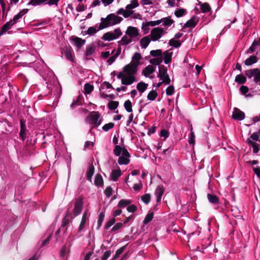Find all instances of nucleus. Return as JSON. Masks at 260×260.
<instances>
[{
	"instance_id": "37998d69",
	"label": "nucleus",
	"mask_w": 260,
	"mask_h": 260,
	"mask_svg": "<svg viewBox=\"0 0 260 260\" xmlns=\"http://www.w3.org/2000/svg\"><path fill=\"white\" fill-rule=\"evenodd\" d=\"M157 95L158 94L157 92L154 90H152L148 93L147 95V99L150 101H154Z\"/></svg>"
},
{
	"instance_id": "4c0bfd02",
	"label": "nucleus",
	"mask_w": 260,
	"mask_h": 260,
	"mask_svg": "<svg viewBox=\"0 0 260 260\" xmlns=\"http://www.w3.org/2000/svg\"><path fill=\"white\" fill-rule=\"evenodd\" d=\"M235 81L239 84H243L246 82V78L241 74L238 75L236 76Z\"/></svg>"
},
{
	"instance_id": "4d7b16f0",
	"label": "nucleus",
	"mask_w": 260,
	"mask_h": 260,
	"mask_svg": "<svg viewBox=\"0 0 260 260\" xmlns=\"http://www.w3.org/2000/svg\"><path fill=\"white\" fill-rule=\"evenodd\" d=\"M195 142V135L194 133L192 132V128L191 129V132L190 133V137L188 140V143L190 144H192L193 145L194 144Z\"/></svg>"
},
{
	"instance_id": "20e7f679",
	"label": "nucleus",
	"mask_w": 260,
	"mask_h": 260,
	"mask_svg": "<svg viewBox=\"0 0 260 260\" xmlns=\"http://www.w3.org/2000/svg\"><path fill=\"white\" fill-rule=\"evenodd\" d=\"M167 33V29L160 27L153 28L150 31V37L152 41H158Z\"/></svg>"
},
{
	"instance_id": "6e6552de",
	"label": "nucleus",
	"mask_w": 260,
	"mask_h": 260,
	"mask_svg": "<svg viewBox=\"0 0 260 260\" xmlns=\"http://www.w3.org/2000/svg\"><path fill=\"white\" fill-rule=\"evenodd\" d=\"M125 35L129 37L132 39L139 36V30L137 27L134 26L127 27Z\"/></svg>"
},
{
	"instance_id": "cd10ccee",
	"label": "nucleus",
	"mask_w": 260,
	"mask_h": 260,
	"mask_svg": "<svg viewBox=\"0 0 260 260\" xmlns=\"http://www.w3.org/2000/svg\"><path fill=\"white\" fill-rule=\"evenodd\" d=\"M73 43L78 48H80L85 43V41L79 38H76L73 40Z\"/></svg>"
},
{
	"instance_id": "09e8293b",
	"label": "nucleus",
	"mask_w": 260,
	"mask_h": 260,
	"mask_svg": "<svg viewBox=\"0 0 260 260\" xmlns=\"http://www.w3.org/2000/svg\"><path fill=\"white\" fill-rule=\"evenodd\" d=\"M154 214L153 212H150L148 213L145 217L144 220V223L145 224H148L150 221H151L153 218Z\"/></svg>"
},
{
	"instance_id": "2eb2a0df",
	"label": "nucleus",
	"mask_w": 260,
	"mask_h": 260,
	"mask_svg": "<svg viewBox=\"0 0 260 260\" xmlns=\"http://www.w3.org/2000/svg\"><path fill=\"white\" fill-rule=\"evenodd\" d=\"M232 116L235 119L242 120L244 118L245 114L238 108H234Z\"/></svg>"
},
{
	"instance_id": "79ce46f5",
	"label": "nucleus",
	"mask_w": 260,
	"mask_h": 260,
	"mask_svg": "<svg viewBox=\"0 0 260 260\" xmlns=\"http://www.w3.org/2000/svg\"><path fill=\"white\" fill-rule=\"evenodd\" d=\"M207 198L209 201L212 204H217L219 202L218 198L215 195L208 194Z\"/></svg>"
},
{
	"instance_id": "a878e982",
	"label": "nucleus",
	"mask_w": 260,
	"mask_h": 260,
	"mask_svg": "<svg viewBox=\"0 0 260 260\" xmlns=\"http://www.w3.org/2000/svg\"><path fill=\"white\" fill-rule=\"evenodd\" d=\"M139 6V3L138 2H136L134 0L131 1V3L127 5L125 8L126 10L132 12V15L134 13V11L133 10V9L136 8Z\"/></svg>"
},
{
	"instance_id": "a19ab883",
	"label": "nucleus",
	"mask_w": 260,
	"mask_h": 260,
	"mask_svg": "<svg viewBox=\"0 0 260 260\" xmlns=\"http://www.w3.org/2000/svg\"><path fill=\"white\" fill-rule=\"evenodd\" d=\"M124 107L125 110L129 113L133 111L132 104L129 100H126L124 103Z\"/></svg>"
},
{
	"instance_id": "9d476101",
	"label": "nucleus",
	"mask_w": 260,
	"mask_h": 260,
	"mask_svg": "<svg viewBox=\"0 0 260 260\" xmlns=\"http://www.w3.org/2000/svg\"><path fill=\"white\" fill-rule=\"evenodd\" d=\"M83 208V200L81 199L77 200L75 202L74 214L75 216L78 215L82 212Z\"/></svg>"
},
{
	"instance_id": "9b49d317",
	"label": "nucleus",
	"mask_w": 260,
	"mask_h": 260,
	"mask_svg": "<svg viewBox=\"0 0 260 260\" xmlns=\"http://www.w3.org/2000/svg\"><path fill=\"white\" fill-rule=\"evenodd\" d=\"M62 54L69 61H73L74 60L72 54V49L70 46H66L62 49Z\"/></svg>"
},
{
	"instance_id": "7ed1b4c3",
	"label": "nucleus",
	"mask_w": 260,
	"mask_h": 260,
	"mask_svg": "<svg viewBox=\"0 0 260 260\" xmlns=\"http://www.w3.org/2000/svg\"><path fill=\"white\" fill-rule=\"evenodd\" d=\"M100 115L98 112H91L86 118L85 122L93 126H99L102 123Z\"/></svg>"
},
{
	"instance_id": "c03bdc74",
	"label": "nucleus",
	"mask_w": 260,
	"mask_h": 260,
	"mask_svg": "<svg viewBox=\"0 0 260 260\" xmlns=\"http://www.w3.org/2000/svg\"><path fill=\"white\" fill-rule=\"evenodd\" d=\"M119 105V103L117 101H111L108 103V108L111 110H115L117 108Z\"/></svg>"
},
{
	"instance_id": "c9c22d12",
	"label": "nucleus",
	"mask_w": 260,
	"mask_h": 260,
	"mask_svg": "<svg viewBox=\"0 0 260 260\" xmlns=\"http://www.w3.org/2000/svg\"><path fill=\"white\" fill-rule=\"evenodd\" d=\"M101 29H100V26L98 28H96V27L91 26L87 29L86 31V34H88L90 36H93L94 34H95L97 32V31Z\"/></svg>"
},
{
	"instance_id": "ddd939ff",
	"label": "nucleus",
	"mask_w": 260,
	"mask_h": 260,
	"mask_svg": "<svg viewBox=\"0 0 260 260\" xmlns=\"http://www.w3.org/2000/svg\"><path fill=\"white\" fill-rule=\"evenodd\" d=\"M122 175V172L119 168L118 167L116 169L112 170L110 178L113 181H117L118 179V178L121 176Z\"/></svg>"
},
{
	"instance_id": "58836bf2",
	"label": "nucleus",
	"mask_w": 260,
	"mask_h": 260,
	"mask_svg": "<svg viewBox=\"0 0 260 260\" xmlns=\"http://www.w3.org/2000/svg\"><path fill=\"white\" fill-rule=\"evenodd\" d=\"M94 167L93 166L90 167L88 169L87 172L86 173V177L88 181H91L92 177L94 174Z\"/></svg>"
},
{
	"instance_id": "39448f33",
	"label": "nucleus",
	"mask_w": 260,
	"mask_h": 260,
	"mask_svg": "<svg viewBox=\"0 0 260 260\" xmlns=\"http://www.w3.org/2000/svg\"><path fill=\"white\" fill-rule=\"evenodd\" d=\"M122 35V32L119 28H116L113 31L105 33L102 37L105 41H111L116 40Z\"/></svg>"
},
{
	"instance_id": "49530a36",
	"label": "nucleus",
	"mask_w": 260,
	"mask_h": 260,
	"mask_svg": "<svg viewBox=\"0 0 260 260\" xmlns=\"http://www.w3.org/2000/svg\"><path fill=\"white\" fill-rule=\"evenodd\" d=\"M169 44L170 46L175 48H178L181 46V43L179 41L172 39L169 41Z\"/></svg>"
},
{
	"instance_id": "a18cd8bd",
	"label": "nucleus",
	"mask_w": 260,
	"mask_h": 260,
	"mask_svg": "<svg viewBox=\"0 0 260 260\" xmlns=\"http://www.w3.org/2000/svg\"><path fill=\"white\" fill-rule=\"evenodd\" d=\"M95 51V47L93 46H88L86 47L85 55L87 56H91Z\"/></svg>"
},
{
	"instance_id": "de8ad7c7",
	"label": "nucleus",
	"mask_w": 260,
	"mask_h": 260,
	"mask_svg": "<svg viewBox=\"0 0 260 260\" xmlns=\"http://www.w3.org/2000/svg\"><path fill=\"white\" fill-rule=\"evenodd\" d=\"M93 90V85L89 83H86L84 85L85 93L86 94L90 93Z\"/></svg>"
},
{
	"instance_id": "338daca9",
	"label": "nucleus",
	"mask_w": 260,
	"mask_h": 260,
	"mask_svg": "<svg viewBox=\"0 0 260 260\" xmlns=\"http://www.w3.org/2000/svg\"><path fill=\"white\" fill-rule=\"evenodd\" d=\"M140 4L142 6L151 5L153 2L152 0H141Z\"/></svg>"
},
{
	"instance_id": "e2e57ef3",
	"label": "nucleus",
	"mask_w": 260,
	"mask_h": 260,
	"mask_svg": "<svg viewBox=\"0 0 260 260\" xmlns=\"http://www.w3.org/2000/svg\"><path fill=\"white\" fill-rule=\"evenodd\" d=\"M86 9V6L83 4H79L76 8V10L77 12H82L85 10Z\"/></svg>"
},
{
	"instance_id": "1a4fd4ad",
	"label": "nucleus",
	"mask_w": 260,
	"mask_h": 260,
	"mask_svg": "<svg viewBox=\"0 0 260 260\" xmlns=\"http://www.w3.org/2000/svg\"><path fill=\"white\" fill-rule=\"evenodd\" d=\"M246 75L249 78L254 77V81L255 82L260 81V71L257 69H254L247 71Z\"/></svg>"
},
{
	"instance_id": "0e129e2a",
	"label": "nucleus",
	"mask_w": 260,
	"mask_h": 260,
	"mask_svg": "<svg viewBox=\"0 0 260 260\" xmlns=\"http://www.w3.org/2000/svg\"><path fill=\"white\" fill-rule=\"evenodd\" d=\"M93 145H94V143L92 142L87 141L85 142V143L84 149H87L91 148L93 147Z\"/></svg>"
},
{
	"instance_id": "4be33fe9",
	"label": "nucleus",
	"mask_w": 260,
	"mask_h": 260,
	"mask_svg": "<svg viewBox=\"0 0 260 260\" xmlns=\"http://www.w3.org/2000/svg\"><path fill=\"white\" fill-rule=\"evenodd\" d=\"M151 38L149 36H145L142 38L140 41V46L142 48L145 49L147 47L151 42Z\"/></svg>"
},
{
	"instance_id": "473e14b6",
	"label": "nucleus",
	"mask_w": 260,
	"mask_h": 260,
	"mask_svg": "<svg viewBox=\"0 0 260 260\" xmlns=\"http://www.w3.org/2000/svg\"><path fill=\"white\" fill-rule=\"evenodd\" d=\"M147 86L148 84L145 83L144 82H141L137 84V88L139 91L143 93L146 90Z\"/></svg>"
},
{
	"instance_id": "e433bc0d",
	"label": "nucleus",
	"mask_w": 260,
	"mask_h": 260,
	"mask_svg": "<svg viewBox=\"0 0 260 260\" xmlns=\"http://www.w3.org/2000/svg\"><path fill=\"white\" fill-rule=\"evenodd\" d=\"M131 203V201L129 200L122 199L118 203V206L120 208H125Z\"/></svg>"
},
{
	"instance_id": "4468645a",
	"label": "nucleus",
	"mask_w": 260,
	"mask_h": 260,
	"mask_svg": "<svg viewBox=\"0 0 260 260\" xmlns=\"http://www.w3.org/2000/svg\"><path fill=\"white\" fill-rule=\"evenodd\" d=\"M198 22V17L193 16L184 24V27H194Z\"/></svg>"
},
{
	"instance_id": "13d9d810",
	"label": "nucleus",
	"mask_w": 260,
	"mask_h": 260,
	"mask_svg": "<svg viewBox=\"0 0 260 260\" xmlns=\"http://www.w3.org/2000/svg\"><path fill=\"white\" fill-rule=\"evenodd\" d=\"M104 193L107 198H109L113 193L112 188L110 186L106 187L104 190Z\"/></svg>"
},
{
	"instance_id": "f257e3e1",
	"label": "nucleus",
	"mask_w": 260,
	"mask_h": 260,
	"mask_svg": "<svg viewBox=\"0 0 260 260\" xmlns=\"http://www.w3.org/2000/svg\"><path fill=\"white\" fill-rule=\"evenodd\" d=\"M142 59L140 53L136 52L132 57V61L125 66L122 71L117 75V78L121 80V83L125 85L132 84L136 81L135 75L138 71V67Z\"/></svg>"
},
{
	"instance_id": "2f4dec72",
	"label": "nucleus",
	"mask_w": 260,
	"mask_h": 260,
	"mask_svg": "<svg viewBox=\"0 0 260 260\" xmlns=\"http://www.w3.org/2000/svg\"><path fill=\"white\" fill-rule=\"evenodd\" d=\"M257 62V57L255 56H251L245 60L246 66H250Z\"/></svg>"
},
{
	"instance_id": "f3484780",
	"label": "nucleus",
	"mask_w": 260,
	"mask_h": 260,
	"mask_svg": "<svg viewBox=\"0 0 260 260\" xmlns=\"http://www.w3.org/2000/svg\"><path fill=\"white\" fill-rule=\"evenodd\" d=\"M173 55V51L171 50H168L165 51L163 53V57L164 62L166 64L169 63L171 60Z\"/></svg>"
},
{
	"instance_id": "c85d7f7f",
	"label": "nucleus",
	"mask_w": 260,
	"mask_h": 260,
	"mask_svg": "<svg viewBox=\"0 0 260 260\" xmlns=\"http://www.w3.org/2000/svg\"><path fill=\"white\" fill-rule=\"evenodd\" d=\"M94 184L97 186H102L104 184V181L102 176L100 174H96L94 178Z\"/></svg>"
},
{
	"instance_id": "dca6fc26",
	"label": "nucleus",
	"mask_w": 260,
	"mask_h": 260,
	"mask_svg": "<svg viewBox=\"0 0 260 260\" xmlns=\"http://www.w3.org/2000/svg\"><path fill=\"white\" fill-rule=\"evenodd\" d=\"M164 192V189L162 185H158L155 190V195L156 197V202H159Z\"/></svg>"
},
{
	"instance_id": "6ab92c4d",
	"label": "nucleus",
	"mask_w": 260,
	"mask_h": 260,
	"mask_svg": "<svg viewBox=\"0 0 260 260\" xmlns=\"http://www.w3.org/2000/svg\"><path fill=\"white\" fill-rule=\"evenodd\" d=\"M88 217L89 215L88 213L86 211L84 212L82 215L81 221L79 227V232L82 231L84 229L85 224L88 218Z\"/></svg>"
},
{
	"instance_id": "5fc2aeb1",
	"label": "nucleus",
	"mask_w": 260,
	"mask_h": 260,
	"mask_svg": "<svg viewBox=\"0 0 260 260\" xmlns=\"http://www.w3.org/2000/svg\"><path fill=\"white\" fill-rule=\"evenodd\" d=\"M249 144L252 147L253 152L254 153H257L259 151V147L257 144L251 140L249 141Z\"/></svg>"
},
{
	"instance_id": "6e6d98bb",
	"label": "nucleus",
	"mask_w": 260,
	"mask_h": 260,
	"mask_svg": "<svg viewBox=\"0 0 260 260\" xmlns=\"http://www.w3.org/2000/svg\"><path fill=\"white\" fill-rule=\"evenodd\" d=\"M114 126V123L113 122H109L105 124L102 127V129L105 132H108L109 129L112 128Z\"/></svg>"
},
{
	"instance_id": "774afa93",
	"label": "nucleus",
	"mask_w": 260,
	"mask_h": 260,
	"mask_svg": "<svg viewBox=\"0 0 260 260\" xmlns=\"http://www.w3.org/2000/svg\"><path fill=\"white\" fill-rule=\"evenodd\" d=\"M111 252L110 251H106L104 252L102 260H107L110 256Z\"/></svg>"
},
{
	"instance_id": "b1692460",
	"label": "nucleus",
	"mask_w": 260,
	"mask_h": 260,
	"mask_svg": "<svg viewBox=\"0 0 260 260\" xmlns=\"http://www.w3.org/2000/svg\"><path fill=\"white\" fill-rule=\"evenodd\" d=\"M155 71V68L151 65L146 67L143 71V73L145 77H148Z\"/></svg>"
},
{
	"instance_id": "412c9836",
	"label": "nucleus",
	"mask_w": 260,
	"mask_h": 260,
	"mask_svg": "<svg viewBox=\"0 0 260 260\" xmlns=\"http://www.w3.org/2000/svg\"><path fill=\"white\" fill-rule=\"evenodd\" d=\"M159 21L160 23H162V25L165 27L164 28H166L167 30L168 27H170L174 23V21L168 17L159 19Z\"/></svg>"
},
{
	"instance_id": "7c9ffc66",
	"label": "nucleus",
	"mask_w": 260,
	"mask_h": 260,
	"mask_svg": "<svg viewBox=\"0 0 260 260\" xmlns=\"http://www.w3.org/2000/svg\"><path fill=\"white\" fill-rule=\"evenodd\" d=\"M186 10L183 8L178 9L176 10L174 12L175 15L178 18L183 16L184 15H186Z\"/></svg>"
},
{
	"instance_id": "423d86ee",
	"label": "nucleus",
	"mask_w": 260,
	"mask_h": 260,
	"mask_svg": "<svg viewBox=\"0 0 260 260\" xmlns=\"http://www.w3.org/2000/svg\"><path fill=\"white\" fill-rule=\"evenodd\" d=\"M158 77L160 80L162 81L165 84H170L171 80L168 74L167 73V69L164 66L159 67Z\"/></svg>"
},
{
	"instance_id": "a211bd4d",
	"label": "nucleus",
	"mask_w": 260,
	"mask_h": 260,
	"mask_svg": "<svg viewBox=\"0 0 260 260\" xmlns=\"http://www.w3.org/2000/svg\"><path fill=\"white\" fill-rule=\"evenodd\" d=\"M132 42V39L127 35H124L121 40L118 42L119 46L127 45Z\"/></svg>"
},
{
	"instance_id": "f8f14e48",
	"label": "nucleus",
	"mask_w": 260,
	"mask_h": 260,
	"mask_svg": "<svg viewBox=\"0 0 260 260\" xmlns=\"http://www.w3.org/2000/svg\"><path fill=\"white\" fill-rule=\"evenodd\" d=\"M118 45H119L118 44ZM121 46H118L116 50V52L114 54V55L112 56H111L107 60V63L109 65L112 64L116 60V59L119 56L121 52Z\"/></svg>"
},
{
	"instance_id": "bb28decb",
	"label": "nucleus",
	"mask_w": 260,
	"mask_h": 260,
	"mask_svg": "<svg viewBox=\"0 0 260 260\" xmlns=\"http://www.w3.org/2000/svg\"><path fill=\"white\" fill-rule=\"evenodd\" d=\"M124 150H127L124 147H121L119 145H116L113 150L114 154L117 156H120V155L123 154Z\"/></svg>"
},
{
	"instance_id": "ea45409f",
	"label": "nucleus",
	"mask_w": 260,
	"mask_h": 260,
	"mask_svg": "<svg viewBox=\"0 0 260 260\" xmlns=\"http://www.w3.org/2000/svg\"><path fill=\"white\" fill-rule=\"evenodd\" d=\"M48 0H30L28 3V5L37 6L40 5L43 3H45Z\"/></svg>"
},
{
	"instance_id": "680f3d73",
	"label": "nucleus",
	"mask_w": 260,
	"mask_h": 260,
	"mask_svg": "<svg viewBox=\"0 0 260 260\" xmlns=\"http://www.w3.org/2000/svg\"><path fill=\"white\" fill-rule=\"evenodd\" d=\"M169 136V133L166 129H162L160 132V136L164 138L165 140Z\"/></svg>"
},
{
	"instance_id": "5701e85b",
	"label": "nucleus",
	"mask_w": 260,
	"mask_h": 260,
	"mask_svg": "<svg viewBox=\"0 0 260 260\" xmlns=\"http://www.w3.org/2000/svg\"><path fill=\"white\" fill-rule=\"evenodd\" d=\"M14 23H13V21H9L6 22L3 26L2 30L0 32V35H2L6 32L7 30L10 29L12 26L14 25Z\"/></svg>"
},
{
	"instance_id": "c756f323",
	"label": "nucleus",
	"mask_w": 260,
	"mask_h": 260,
	"mask_svg": "<svg viewBox=\"0 0 260 260\" xmlns=\"http://www.w3.org/2000/svg\"><path fill=\"white\" fill-rule=\"evenodd\" d=\"M26 131V129L25 124L22 123V121H21V127L20 131L19 133V136L23 141H24L25 139Z\"/></svg>"
},
{
	"instance_id": "f03ea898",
	"label": "nucleus",
	"mask_w": 260,
	"mask_h": 260,
	"mask_svg": "<svg viewBox=\"0 0 260 260\" xmlns=\"http://www.w3.org/2000/svg\"><path fill=\"white\" fill-rule=\"evenodd\" d=\"M123 18L115 14L108 15L106 18H101L100 29H104L109 26H113L120 23Z\"/></svg>"
},
{
	"instance_id": "0eeeda50",
	"label": "nucleus",
	"mask_w": 260,
	"mask_h": 260,
	"mask_svg": "<svg viewBox=\"0 0 260 260\" xmlns=\"http://www.w3.org/2000/svg\"><path fill=\"white\" fill-rule=\"evenodd\" d=\"M130 154L127 150H124L123 154L119 156L118 163L120 165H126L129 164Z\"/></svg>"
},
{
	"instance_id": "864d4df0",
	"label": "nucleus",
	"mask_w": 260,
	"mask_h": 260,
	"mask_svg": "<svg viewBox=\"0 0 260 260\" xmlns=\"http://www.w3.org/2000/svg\"><path fill=\"white\" fill-rule=\"evenodd\" d=\"M240 91L241 92V93L244 95L246 97H251L252 96L251 94H246V93L248 92V88L246 86H242L241 87H240Z\"/></svg>"
},
{
	"instance_id": "8fccbe9b",
	"label": "nucleus",
	"mask_w": 260,
	"mask_h": 260,
	"mask_svg": "<svg viewBox=\"0 0 260 260\" xmlns=\"http://www.w3.org/2000/svg\"><path fill=\"white\" fill-rule=\"evenodd\" d=\"M162 61V58L161 57H158L155 58L151 59L150 62L151 64L157 66L159 65Z\"/></svg>"
},
{
	"instance_id": "3c124183",
	"label": "nucleus",
	"mask_w": 260,
	"mask_h": 260,
	"mask_svg": "<svg viewBox=\"0 0 260 260\" xmlns=\"http://www.w3.org/2000/svg\"><path fill=\"white\" fill-rule=\"evenodd\" d=\"M151 199L150 194L149 193H146L141 197L142 201L146 204H148Z\"/></svg>"
},
{
	"instance_id": "aec40b11",
	"label": "nucleus",
	"mask_w": 260,
	"mask_h": 260,
	"mask_svg": "<svg viewBox=\"0 0 260 260\" xmlns=\"http://www.w3.org/2000/svg\"><path fill=\"white\" fill-rule=\"evenodd\" d=\"M199 5L202 13H206L211 11V8L208 3L199 2Z\"/></svg>"
},
{
	"instance_id": "69168bd1",
	"label": "nucleus",
	"mask_w": 260,
	"mask_h": 260,
	"mask_svg": "<svg viewBox=\"0 0 260 260\" xmlns=\"http://www.w3.org/2000/svg\"><path fill=\"white\" fill-rule=\"evenodd\" d=\"M167 3L170 7H178L179 5L176 3L175 0H167Z\"/></svg>"
},
{
	"instance_id": "bf43d9fd",
	"label": "nucleus",
	"mask_w": 260,
	"mask_h": 260,
	"mask_svg": "<svg viewBox=\"0 0 260 260\" xmlns=\"http://www.w3.org/2000/svg\"><path fill=\"white\" fill-rule=\"evenodd\" d=\"M166 94L168 95H172L174 93V87L173 86L170 85L166 89Z\"/></svg>"
},
{
	"instance_id": "052dcab7",
	"label": "nucleus",
	"mask_w": 260,
	"mask_h": 260,
	"mask_svg": "<svg viewBox=\"0 0 260 260\" xmlns=\"http://www.w3.org/2000/svg\"><path fill=\"white\" fill-rule=\"evenodd\" d=\"M137 209V207L136 206L134 205H132L130 206H128L127 207V210L128 212L131 213H134L135 212Z\"/></svg>"
},
{
	"instance_id": "f704fd0d",
	"label": "nucleus",
	"mask_w": 260,
	"mask_h": 260,
	"mask_svg": "<svg viewBox=\"0 0 260 260\" xmlns=\"http://www.w3.org/2000/svg\"><path fill=\"white\" fill-rule=\"evenodd\" d=\"M160 24V21L159 20H155V21H150L147 22L146 23H143V28L145 27H149V26H155L156 25H158Z\"/></svg>"
},
{
	"instance_id": "603ef678",
	"label": "nucleus",
	"mask_w": 260,
	"mask_h": 260,
	"mask_svg": "<svg viewBox=\"0 0 260 260\" xmlns=\"http://www.w3.org/2000/svg\"><path fill=\"white\" fill-rule=\"evenodd\" d=\"M150 54L152 56L154 57H161V55L162 54V51L160 49L151 50L150 52Z\"/></svg>"
},
{
	"instance_id": "393cba45",
	"label": "nucleus",
	"mask_w": 260,
	"mask_h": 260,
	"mask_svg": "<svg viewBox=\"0 0 260 260\" xmlns=\"http://www.w3.org/2000/svg\"><path fill=\"white\" fill-rule=\"evenodd\" d=\"M117 14L122 15L124 18H128L132 15V12L126 10V8L125 9L120 8L117 11Z\"/></svg>"
},
{
	"instance_id": "72a5a7b5",
	"label": "nucleus",
	"mask_w": 260,
	"mask_h": 260,
	"mask_svg": "<svg viewBox=\"0 0 260 260\" xmlns=\"http://www.w3.org/2000/svg\"><path fill=\"white\" fill-rule=\"evenodd\" d=\"M115 49H113L111 51L109 49L106 50L105 52H103L101 53V56L103 59H106L108 58L110 55L114 53Z\"/></svg>"
}]
</instances>
